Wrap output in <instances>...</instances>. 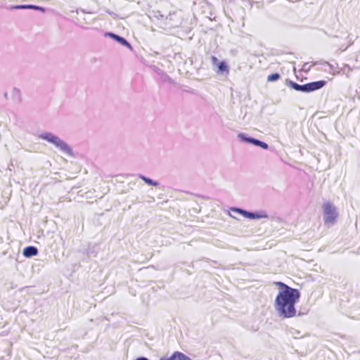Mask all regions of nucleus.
<instances>
[{
	"mask_svg": "<svg viewBox=\"0 0 360 360\" xmlns=\"http://www.w3.org/2000/svg\"><path fill=\"white\" fill-rule=\"evenodd\" d=\"M11 9H33L43 12L45 11L44 8L34 5H17L11 6Z\"/></svg>",
	"mask_w": 360,
	"mask_h": 360,
	"instance_id": "nucleus-8",
	"label": "nucleus"
},
{
	"mask_svg": "<svg viewBox=\"0 0 360 360\" xmlns=\"http://www.w3.org/2000/svg\"><path fill=\"white\" fill-rule=\"evenodd\" d=\"M280 291L276 299V309L284 318L293 317L296 314L295 304L300 297L297 290L279 282Z\"/></svg>",
	"mask_w": 360,
	"mask_h": 360,
	"instance_id": "nucleus-1",
	"label": "nucleus"
},
{
	"mask_svg": "<svg viewBox=\"0 0 360 360\" xmlns=\"http://www.w3.org/2000/svg\"><path fill=\"white\" fill-rule=\"evenodd\" d=\"M323 207L325 214V223L333 224L338 216L335 207L330 202H325Z\"/></svg>",
	"mask_w": 360,
	"mask_h": 360,
	"instance_id": "nucleus-3",
	"label": "nucleus"
},
{
	"mask_svg": "<svg viewBox=\"0 0 360 360\" xmlns=\"http://www.w3.org/2000/svg\"><path fill=\"white\" fill-rule=\"evenodd\" d=\"M326 84V82L324 80H320L317 82H313L310 83H307V92H310L313 91H316L323 87Z\"/></svg>",
	"mask_w": 360,
	"mask_h": 360,
	"instance_id": "nucleus-4",
	"label": "nucleus"
},
{
	"mask_svg": "<svg viewBox=\"0 0 360 360\" xmlns=\"http://www.w3.org/2000/svg\"><path fill=\"white\" fill-rule=\"evenodd\" d=\"M139 178L144 181L148 185L158 186V182L153 181L152 179H148L143 175H139Z\"/></svg>",
	"mask_w": 360,
	"mask_h": 360,
	"instance_id": "nucleus-12",
	"label": "nucleus"
},
{
	"mask_svg": "<svg viewBox=\"0 0 360 360\" xmlns=\"http://www.w3.org/2000/svg\"><path fill=\"white\" fill-rule=\"evenodd\" d=\"M240 136L247 142H249V143H253L256 146H260L264 149L268 148V145L264 142H262L257 139H255L253 138H245V137H244V136L243 134H240Z\"/></svg>",
	"mask_w": 360,
	"mask_h": 360,
	"instance_id": "nucleus-7",
	"label": "nucleus"
},
{
	"mask_svg": "<svg viewBox=\"0 0 360 360\" xmlns=\"http://www.w3.org/2000/svg\"><path fill=\"white\" fill-rule=\"evenodd\" d=\"M212 61L214 64L217 63V58L215 57V56H212Z\"/></svg>",
	"mask_w": 360,
	"mask_h": 360,
	"instance_id": "nucleus-17",
	"label": "nucleus"
},
{
	"mask_svg": "<svg viewBox=\"0 0 360 360\" xmlns=\"http://www.w3.org/2000/svg\"><path fill=\"white\" fill-rule=\"evenodd\" d=\"M136 360H148V359L146 357H140V358H138Z\"/></svg>",
	"mask_w": 360,
	"mask_h": 360,
	"instance_id": "nucleus-18",
	"label": "nucleus"
},
{
	"mask_svg": "<svg viewBox=\"0 0 360 360\" xmlns=\"http://www.w3.org/2000/svg\"><path fill=\"white\" fill-rule=\"evenodd\" d=\"M40 137L42 139L46 140L49 142L53 143L55 146H56L63 151L68 152L70 150V148L63 141L60 140L58 137L54 136L51 133H46L41 134Z\"/></svg>",
	"mask_w": 360,
	"mask_h": 360,
	"instance_id": "nucleus-2",
	"label": "nucleus"
},
{
	"mask_svg": "<svg viewBox=\"0 0 360 360\" xmlns=\"http://www.w3.org/2000/svg\"><path fill=\"white\" fill-rule=\"evenodd\" d=\"M105 36L110 37V38L116 40L117 41L120 43L122 45H123L127 48H129V49L131 48V44L124 38H123L119 35H117L112 32H108L105 34Z\"/></svg>",
	"mask_w": 360,
	"mask_h": 360,
	"instance_id": "nucleus-6",
	"label": "nucleus"
},
{
	"mask_svg": "<svg viewBox=\"0 0 360 360\" xmlns=\"http://www.w3.org/2000/svg\"><path fill=\"white\" fill-rule=\"evenodd\" d=\"M280 78V75L278 73H274L268 76L267 81L268 82H274L278 80Z\"/></svg>",
	"mask_w": 360,
	"mask_h": 360,
	"instance_id": "nucleus-14",
	"label": "nucleus"
},
{
	"mask_svg": "<svg viewBox=\"0 0 360 360\" xmlns=\"http://www.w3.org/2000/svg\"><path fill=\"white\" fill-rule=\"evenodd\" d=\"M173 359L174 360H191L188 356L179 352H176L173 354Z\"/></svg>",
	"mask_w": 360,
	"mask_h": 360,
	"instance_id": "nucleus-11",
	"label": "nucleus"
},
{
	"mask_svg": "<svg viewBox=\"0 0 360 360\" xmlns=\"http://www.w3.org/2000/svg\"><path fill=\"white\" fill-rule=\"evenodd\" d=\"M218 68H219V70L221 72H229V68L224 62L219 63L218 65Z\"/></svg>",
	"mask_w": 360,
	"mask_h": 360,
	"instance_id": "nucleus-13",
	"label": "nucleus"
},
{
	"mask_svg": "<svg viewBox=\"0 0 360 360\" xmlns=\"http://www.w3.org/2000/svg\"><path fill=\"white\" fill-rule=\"evenodd\" d=\"M37 252H38V250H37V248H35L34 246H28V247H26L25 248H24V250H23V255L27 257H32V256H35L37 255Z\"/></svg>",
	"mask_w": 360,
	"mask_h": 360,
	"instance_id": "nucleus-9",
	"label": "nucleus"
},
{
	"mask_svg": "<svg viewBox=\"0 0 360 360\" xmlns=\"http://www.w3.org/2000/svg\"><path fill=\"white\" fill-rule=\"evenodd\" d=\"M235 210L239 213H241L245 217L251 219L267 217L266 214L252 213V212H247L245 210H242L240 209H236Z\"/></svg>",
	"mask_w": 360,
	"mask_h": 360,
	"instance_id": "nucleus-5",
	"label": "nucleus"
},
{
	"mask_svg": "<svg viewBox=\"0 0 360 360\" xmlns=\"http://www.w3.org/2000/svg\"><path fill=\"white\" fill-rule=\"evenodd\" d=\"M288 84L296 91L307 92V84L300 85L292 81H288Z\"/></svg>",
	"mask_w": 360,
	"mask_h": 360,
	"instance_id": "nucleus-10",
	"label": "nucleus"
},
{
	"mask_svg": "<svg viewBox=\"0 0 360 360\" xmlns=\"http://www.w3.org/2000/svg\"><path fill=\"white\" fill-rule=\"evenodd\" d=\"M13 92L14 94H15L16 95L20 96V90H19V89H14L13 90Z\"/></svg>",
	"mask_w": 360,
	"mask_h": 360,
	"instance_id": "nucleus-15",
	"label": "nucleus"
},
{
	"mask_svg": "<svg viewBox=\"0 0 360 360\" xmlns=\"http://www.w3.org/2000/svg\"><path fill=\"white\" fill-rule=\"evenodd\" d=\"M160 360H174V359H173V354H172V356H170L169 358H162Z\"/></svg>",
	"mask_w": 360,
	"mask_h": 360,
	"instance_id": "nucleus-16",
	"label": "nucleus"
}]
</instances>
